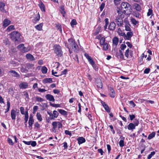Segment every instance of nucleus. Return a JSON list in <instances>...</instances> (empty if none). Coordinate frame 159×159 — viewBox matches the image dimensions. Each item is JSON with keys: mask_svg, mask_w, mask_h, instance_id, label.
<instances>
[{"mask_svg": "<svg viewBox=\"0 0 159 159\" xmlns=\"http://www.w3.org/2000/svg\"><path fill=\"white\" fill-rule=\"evenodd\" d=\"M11 39L15 43H19L21 40L20 34L17 31H14L11 32L10 34Z\"/></svg>", "mask_w": 159, "mask_h": 159, "instance_id": "1", "label": "nucleus"}, {"mask_svg": "<svg viewBox=\"0 0 159 159\" xmlns=\"http://www.w3.org/2000/svg\"><path fill=\"white\" fill-rule=\"evenodd\" d=\"M68 41L69 43V47H71L72 49L74 52H77L79 51L78 46L75 40L71 38L69 39Z\"/></svg>", "mask_w": 159, "mask_h": 159, "instance_id": "2", "label": "nucleus"}, {"mask_svg": "<svg viewBox=\"0 0 159 159\" xmlns=\"http://www.w3.org/2000/svg\"><path fill=\"white\" fill-rule=\"evenodd\" d=\"M54 52L58 57H61L63 55V52L61 47L59 45L56 44L53 47Z\"/></svg>", "mask_w": 159, "mask_h": 159, "instance_id": "3", "label": "nucleus"}, {"mask_svg": "<svg viewBox=\"0 0 159 159\" xmlns=\"http://www.w3.org/2000/svg\"><path fill=\"white\" fill-rule=\"evenodd\" d=\"M130 6V4L127 2H123L121 4L120 8L121 10L125 9L127 10L129 7Z\"/></svg>", "mask_w": 159, "mask_h": 159, "instance_id": "4", "label": "nucleus"}, {"mask_svg": "<svg viewBox=\"0 0 159 159\" xmlns=\"http://www.w3.org/2000/svg\"><path fill=\"white\" fill-rule=\"evenodd\" d=\"M17 48L18 49L23 52H28L27 49L24 47V45L23 43L20 44L17 46Z\"/></svg>", "mask_w": 159, "mask_h": 159, "instance_id": "5", "label": "nucleus"}, {"mask_svg": "<svg viewBox=\"0 0 159 159\" xmlns=\"http://www.w3.org/2000/svg\"><path fill=\"white\" fill-rule=\"evenodd\" d=\"M45 98L47 100L49 101L53 102L55 100L54 97L50 94H46L45 96Z\"/></svg>", "mask_w": 159, "mask_h": 159, "instance_id": "6", "label": "nucleus"}, {"mask_svg": "<svg viewBox=\"0 0 159 159\" xmlns=\"http://www.w3.org/2000/svg\"><path fill=\"white\" fill-rule=\"evenodd\" d=\"M96 82L97 84L98 87L100 89H102V84L101 79H97L96 80Z\"/></svg>", "mask_w": 159, "mask_h": 159, "instance_id": "7", "label": "nucleus"}, {"mask_svg": "<svg viewBox=\"0 0 159 159\" xmlns=\"http://www.w3.org/2000/svg\"><path fill=\"white\" fill-rule=\"evenodd\" d=\"M77 140L78 141V143L79 145L85 143L86 141L85 139L83 137H79L77 139Z\"/></svg>", "mask_w": 159, "mask_h": 159, "instance_id": "8", "label": "nucleus"}, {"mask_svg": "<svg viewBox=\"0 0 159 159\" xmlns=\"http://www.w3.org/2000/svg\"><path fill=\"white\" fill-rule=\"evenodd\" d=\"M28 86V84L26 82H22L19 85L20 88L22 89L27 88Z\"/></svg>", "mask_w": 159, "mask_h": 159, "instance_id": "9", "label": "nucleus"}, {"mask_svg": "<svg viewBox=\"0 0 159 159\" xmlns=\"http://www.w3.org/2000/svg\"><path fill=\"white\" fill-rule=\"evenodd\" d=\"M9 73H11V75L14 77L17 78H19L20 77V75L17 72L14 70H11L9 71Z\"/></svg>", "mask_w": 159, "mask_h": 159, "instance_id": "10", "label": "nucleus"}, {"mask_svg": "<svg viewBox=\"0 0 159 159\" xmlns=\"http://www.w3.org/2000/svg\"><path fill=\"white\" fill-rule=\"evenodd\" d=\"M11 21L8 19H6L3 21V26L6 27L11 24Z\"/></svg>", "mask_w": 159, "mask_h": 159, "instance_id": "11", "label": "nucleus"}, {"mask_svg": "<svg viewBox=\"0 0 159 159\" xmlns=\"http://www.w3.org/2000/svg\"><path fill=\"white\" fill-rule=\"evenodd\" d=\"M133 35V33L132 32H129L127 33L126 35L125 34V39L129 40Z\"/></svg>", "mask_w": 159, "mask_h": 159, "instance_id": "12", "label": "nucleus"}, {"mask_svg": "<svg viewBox=\"0 0 159 159\" xmlns=\"http://www.w3.org/2000/svg\"><path fill=\"white\" fill-rule=\"evenodd\" d=\"M116 26V24L114 22H111L110 23L108 29L110 30L113 31L115 29Z\"/></svg>", "mask_w": 159, "mask_h": 159, "instance_id": "13", "label": "nucleus"}, {"mask_svg": "<svg viewBox=\"0 0 159 159\" xmlns=\"http://www.w3.org/2000/svg\"><path fill=\"white\" fill-rule=\"evenodd\" d=\"M16 111L14 109H12L11 111V118L13 120L16 119Z\"/></svg>", "mask_w": 159, "mask_h": 159, "instance_id": "14", "label": "nucleus"}, {"mask_svg": "<svg viewBox=\"0 0 159 159\" xmlns=\"http://www.w3.org/2000/svg\"><path fill=\"white\" fill-rule=\"evenodd\" d=\"M60 11L61 13L62 14V16L63 17H65V15L66 14V12L65 11L64 6L63 5L60 6Z\"/></svg>", "mask_w": 159, "mask_h": 159, "instance_id": "15", "label": "nucleus"}, {"mask_svg": "<svg viewBox=\"0 0 159 159\" xmlns=\"http://www.w3.org/2000/svg\"><path fill=\"white\" fill-rule=\"evenodd\" d=\"M110 96L111 98H114L115 96V93L113 88L111 87L110 88Z\"/></svg>", "mask_w": 159, "mask_h": 159, "instance_id": "16", "label": "nucleus"}, {"mask_svg": "<svg viewBox=\"0 0 159 159\" xmlns=\"http://www.w3.org/2000/svg\"><path fill=\"white\" fill-rule=\"evenodd\" d=\"M135 126L133 123H130L127 126L128 129L129 130H133L135 129Z\"/></svg>", "mask_w": 159, "mask_h": 159, "instance_id": "17", "label": "nucleus"}, {"mask_svg": "<svg viewBox=\"0 0 159 159\" xmlns=\"http://www.w3.org/2000/svg\"><path fill=\"white\" fill-rule=\"evenodd\" d=\"M26 57L27 59L30 61H33L35 60V58L33 56L30 54H27L26 55Z\"/></svg>", "mask_w": 159, "mask_h": 159, "instance_id": "18", "label": "nucleus"}, {"mask_svg": "<svg viewBox=\"0 0 159 159\" xmlns=\"http://www.w3.org/2000/svg\"><path fill=\"white\" fill-rule=\"evenodd\" d=\"M120 138L121 139L120 140L119 142V146L120 147H123L124 146V140L125 139V138L124 137H123L122 136L121 137H120Z\"/></svg>", "mask_w": 159, "mask_h": 159, "instance_id": "19", "label": "nucleus"}, {"mask_svg": "<svg viewBox=\"0 0 159 159\" xmlns=\"http://www.w3.org/2000/svg\"><path fill=\"white\" fill-rule=\"evenodd\" d=\"M39 6L42 11H45V7L44 4L42 2H41L39 3Z\"/></svg>", "mask_w": 159, "mask_h": 159, "instance_id": "20", "label": "nucleus"}, {"mask_svg": "<svg viewBox=\"0 0 159 159\" xmlns=\"http://www.w3.org/2000/svg\"><path fill=\"white\" fill-rule=\"evenodd\" d=\"M57 110L62 115L64 116H67L68 115V112L63 110L61 109H58Z\"/></svg>", "mask_w": 159, "mask_h": 159, "instance_id": "21", "label": "nucleus"}, {"mask_svg": "<svg viewBox=\"0 0 159 159\" xmlns=\"http://www.w3.org/2000/svg\"><path fill=\"white\" fill-rule=\"evenodd\" d=\"M119 39L118 38L116 37H114L112 40L113 44L116 46L118 43Z\"/></svg>", "mask_w": 159, "mask_h": 159, "instance_id": "22", "label": "nucleus"}, {"mask_svg": "<svg viewBox=\"0 0 159 159\" xmlns=\"http://www.w3.org/2000/svg\"><path fill=\"white\" fill-rule=\"evenodd\" d=\"M5 4L2 2H0V10L2 12H4L5 11L4 7L5 6Z\"/></svg>", "mask_w": 159, "mask_h": 159, "instance_id": "23", "label": "nucleus"}, {"mask_svg": "<svg viewBox=\"0 0 159 159\" xmlns=\"http://www.w3.org/2000/svg\"><path fill=\"white\" fill-rule=\"evenodd\" d=\"M52 82V79L51 78H46L43 80V82L45 83H51Z\"/></svg>", "mask_w": 159, "mask_h": 159, "instance_id": "24", "label": "nucleus"}, {"mask_svg": "<svg viewBox=\"0 0 159 159\" xmlns=\"http://www.w3.org/2000/svg\"><path fill=\"white\" fill-rule=\"evenodd\" d=\"M133 6L135 7V9L138 11H140L141 9L140 6L138 4L134 3Z\"/></svg>", "mask_w": 159, "mask_h": 159, "instance_id": "25", "label": "nucleus"}, {"mask_svg": "<svg viewBox=\"0 0 159 159\" xmlns=\"http://www.w3.org/2000/svg\"><path fill=\"white\" fill-rule=\"evenodd\" d=\"M34 66V65L33 64H30L29 63H26L25 64V67L27 69H32L33 66Z\"/></svg>", "mask_w": 159, "mask_h": 159, "instance_id": "26", "label": "nucleus"}, {"mask_svg": "<svg viewBox=\"0 0 159 159\" xmlns=\"http://www.w3.org/2000/svg\"><path fill=\"white\" fill-rule=\"evenodd\" d=\"M43 25V23H41L35 26V28L38 30L40 31L42 30V27Z\"/></svg>", "mask_w": 159, "mask_h": 159, "instance_id": "27", "label": "nucleus"}, {"mask_svg": "<svg viewBox=\"0 0 159 159\" xmlns=\"http://www.w3.org/2000/svg\"><path fill=\"white\" fill-rule=\"evenodd\" d=\"M3 43L5 44L6 45L9 46L10 45L11 43L9 41L8 38H6L3 40Z\"/></svg>", "mask_w": 159, "mask_h": 159, "instance_id": "28", "label": "nucleus"}, {"mask_svg": "<svg viewBox=\"0 0 159 159\" xmlns=\"http://www.w3.org/2000/svg\"><path fill=\"white\" fill-rule=\"evenodd\" d=\"M77 24V23L75 19L72 20L70 23V25L72 27H73L74 25H76Z\"/></svg>", "mask_w": 159, "mask_h": 159, "instance_id": "29", "label": "nucleus"}, {"mask_svg": "<svg viewBox=\"0 0 159 159\" xmlns=\"http://www.w3.org/2000/svg\"><path fill=\"white\" fill-rule=\"evenodd\" d=\"M156 133L155 132H153L152 133L150 134L148 138V139H150L153 138L155 135Z\"/></svg>", "mask_w": 159, "mask_h": 159, "instance_id": "30", "label": "nucleus"}, {"mask_svg": "<svg viewBox=\"0 0 159 159\" xmlns=\"http://www.w3.org/2000/svg\"><path fill=\"white\" fill-rule=\"evenodd\" d=\"M15 29V28L14 27V26L13 25H11L8 27L7 28L6 30L7 32H9L12 30H14Z\"/></svg>", "mask_w": 159, "mask_h": 159, "instance_id": "31", "label": "nucleus"}, {"mask_svg": "<svg viewBox=\"0 0 159 159\" xmlns=\"http://www.w3.org/2000/svg\"><path fill=\"white\" fill-rule=\"evenodd\" d=\"M48 69L45 66H43L41 68L42 72L43 74H46L47 72Z\"/></svg>", "mask_w": 159, "mask_h": 159, "instance_id": "32", "label": "nucleus"}, {"mask_svg": "<svg viewBox=\"0 0 159 159\" xmlns=\"http://www.w3.org/2000/svg\"><path fill=\"white\" fill-rule=\"evenodd\" d=\"M36 116L37 119H38L40 121H42V116L40 113L38 112L36 114Z\"/></svg>", "mask_w": 159, "mask_h": 159, "instance_id": "33", "label": "nucleus"}, {"mask_svg": "<svg viewBox=\"0 0 159 159\" xmlns=\"http://www.w3.org/2000/svg\"><path fill=\"white\" fill-rule=\"evenodd\" d=\"M56 27L59 30L61 33H62V26L59 23L56 25Z\"/></svg>", "mask_w": 159, "mask_h": 159, "instance_id": "34", "label": "nucleus"}, {"mask_svg": "<svg viewBox=\"0 0 159 159\" xmlns=\"http://www.w3.org/2000/svg\"><path fill=\"white\" fill-rule=\"evenodd\" d=\"M20 71L22 72H24L25 73H26L28 72V70L25 67V68L24 67H22L20 68Z\"/></svg>", "mask_w": 159, "mask_h": 159, "instance_id": "35", "label": "nucleus"}, {"mask_svg": "<svg viewBox=\"0 0 159 159\" xmlns=\"http://www.w3.org/2000/svg\"><path fill=\"white\" fill-rule=\"evenodd\" d=\"M7 108L6 110L5 111V113H6L8 112L9 110L10 107V104L9 101H8L7 102Z\"/></svg>", "mask_w": 159, "mask_h": 159, "instance_id": "36", "label": "nucleus"}, {"mask_svg": "<svg viewBox=\"0 0 159 159\" xmlns=\"http://www.w3.org/2000/svg\"><path fill=\"white\" fill-rule=\"evenodd\" d=\"M118 30V34L122 36H124V37L125 36V33H122L121 30L119 28Z\"/></svg>", "mask_w": 159, "mask_h": 159, "instance_id": "37", "label": "nucleus"}, {"mask_svg": "<svg viewBox=\"0 0 159 159\" xmlns=\"http://www.w3.org/2000/svg\"><path fill=\"white\" fill-rule=\"evenodd\" d=\"M57 123L58 122L54 121L52 122V125L53 126V129H54L57 128Z\"/></svg>", "mask_w": 159, "mask_h": 159, "instance_id": "38", "label": "nucleus"}, {"mask_svg": "<svg viewBox=\"0 0 159 159\" xmlns=\"http://www.w3.org/2000/svg\"><path fill=\"white\" fill-rule=\"evenodd\" d=\"M102 45H103V48L104 50L106 51L108 49V43H105Z\"/></svg>", "mask_w": 159, "mask_h": 159, "instance_id": "39", "label": "nucleus"}, {"mask_svg": "<svg viewBox=\"0 0 159 159\" xmlns=\"http://www.w3.org/2000/svg\"><path fill=\"white\" fill-rule=\"evenodd\" d=\"M50 105L54 107H60L61 106L60 104H53L51 102H50Z\"/></svg>", "mask_w": 159, "mask_h": 159, "instance_id": "40", "label": "nucleus"}, {"mask_svg": "<svg viewBox=\"0 0 159 159\" xmlns=\"http://www.w3.org/2000/svg\"><path fill=\"white\" fill-rule=\"evenodd\" d=\"M155 152L153 151L151 152V153L149 154L147 157L148 159H150L153 156L155 155Z\"/></svg>", "mask_w": 159, "mask_h": 159, "instance_id": "41", "label": "nucleus"}, {"mask_svg": "<svg viewBox=\"0 0 159 159\" xmlns=\"http://www.w3.org/2000/svg\"><path fill=\"white\" fill-rule=\"evenodd\" d=\"M105 39L104 37H102L100 40V43L101 45H102L104 44V43H105Z\"/></svg>", "mask_w": 159, "mask_h": 159, "instance_id": "42", "label": "nucleus"}, {"mask_svg": "<svg viewBox=\"0 0 159 159\" xmlns=\"http://www.w3.org/2000/svg\"><path fill=\"white\" fill-rule=\"evenodd\" d=\"M139 123L138 120L137 119H135L133 121V124H134L135 126H137Z\"/></svg>", "mask_w": 159, "mask_h": 159, "instance_id": "43", "label": "nucleus"}, {"mask_svg": "<svg viewBox=\"0 0 159 159\" xmlns=\"http://www.w3.org/2000/svg\"><path fill=\"white\" fill-rule=\"evenodd\" d=\"M36 100L38 102H41L43 101L44 100L41 97L36 96Z\"/></svg>", "mask_w": 159, "mask_h": 159, "instance_id": "44", "label": "nucleus"}, {"mask_svg": "<svg viewBox=\"0 0 159 159\" xmlns=\"http://www.w3.org/2000/svg\"><path fill=\"white\" fill-rule=\"evenodd\" d=\"M34 122V120H29L28 124L29 125V127H30L31 129L32 128V126Z\"/></svg>", "mask_w": 159, "mask_h": 159, "instance_id": "45", "label": "nucleus"}, {"mask_svg": "<svg viewBox=\"0 0 159 159\" xmlns=\"http://www.w3.org/2000/svg\"><path fill=\"white\" fill-rule=\"evenodd\" d=\"M105 110L107 112L109 113L110 112V109L107 105L105 106L104 107Z\"/></svg>", "mask_w": 159, "mask_h": 159, "instance_id": "46", "label": "nucleus"}, {"mask_svg": "<svg viewBox=\"0 0 159 159\" xmlns=\"http://www.w3.org/2000/svg\"><path fill=\"white\" fill-rule=\"evenodd\" d=\"M59 115V113L58 112L56 111H53V115L54 116V117L55 118H57L58 116Z\"/></svg>", "mask_w": 159, "mask_h": 159, "instance_id": "47", "label": "nucleus"}, {"mask_svg": "<svg viewBox=\"0 0 159 159\" xmlns=\"http://www.w3.org/2000/svg\"><path fill=\"white\" fill-rule=\"evenodd\" d=\"M7 142L8 143L11 145H13L14 144V143H13L12 139H11L9 138H7Z\"/></svg>", "mask_w": 159, "mask_h": 159, "instance_id": "48", "label": "nucleus"}, {"mask_svg": "<svg viewBox=\"0 0 159 159\" xmlns=\"http://www.w3.org/2000/svg\"><path fill=\"white\" fill-rule=\"evenodd\" d=\"M105 6V4L104 2H102L101 3V6L100 7V10L101 11H102L104 8Z\"/></svg>", "mask_w": 159, "mask_h": 159, "instance_id": "49", "label": "nucleus"}, {"mask_svg": "<svg viewBox=\"0 0 159 159\" xmlns=\"http://www.w3.org/2000/svg\"><path fill=\"white\" fill-rule=\"evenodd\" d=\"M20 110L21 112V113L22 115H24L25 114V111L24 108L22 107H21L20 108Z\"/></svg>", "mask_w": 159, "mask_h": 159, "instance_id": "50", "label": "nucleus"}, {"mask_svg": "<svg viewBox=\"0 0 159 159\" xmlns=\"http://www.w3.org/2000/svg\"><path fill=\"white\" fill-rule=\"evenodd\" d=\"M40 18V16L39 13H38L37 16L35 18L34 20L36 22L38 21L39 20Z\"/></svg>", "mask_w": 159, "mask_h": 159, "instance_id": "51", "label": "nucleus"}, {"mask_svg": "<svg viewBox=\"0 0 159 159\" xmlns=\"http://www.w3.org/2000/svg\"><path fill=\"white\" fill-rule=\"evenodd\" d=\"M52 75L56 77H59L61 75V74L60 75H55V74H57V72H54L53 70H52Z\"/></svg>", "mask_w": 159, "mask_h": 159, "instance_id": "52", "label": "nucleus"}, {"mask_svg": "<svg viewBox=\"0 0 159 159\" xmlns=\"http://www.w3.org/2000/svg\"><path fill=\"white\" fill-rule=\"evenodd\" d=\"M131 21L132 23L134 25H136L138 22V21L134 18H132L131 19Z\"/></svg>", "mask_w": 159, "mask_h": 159, "instance_id": "53", "label": "nucleus"}, {"mask_svg": "<svg viewBox=\"0 0 159 159\" xmlns=\"http://www.w3.org/2000/svg\"><path fill=\"white\" fill-rule=\"evenodd\" d=\"M152 14V10L151 9L148 10V12L147 13V16H149Z\"/></svg>", "mask_w": 159, "mask_h": 159, "instance_id": "54", "label": "nucleus"}, {"mask_svg": "<svg viewBox=\"0 0 159 159\" xmlns=\"http://www.w3.org/2000/svg\"><path fill=\"white\" fill-rule=\"evenodd\" d=\"M116 22L117 23L123 21V20L122 19L120 18V17H117L116 19Z\"/></svg>", "mask_w": 159, "mask_h": 159, "instance_id": "55", "label": "nucleus"}, {"mask_svg": "<svg viewBox=\"0 0 159 159\" xmlns=\"http://www.w3.org/2000/svg\"><path fill=\"white\" fill-rule=\"evenodd\" d=\"M116 22L117 23L123 21V20L122 19L120 18V17H117L116 19Z\"/></svg>", "mask_w": 159, "mask_h": 159, "instance_id": "56", "label": "nucleus"}, {"mask_svg": "<svg viewBox=\"0 0 159 159\" xmlns=\"http://www.w3.org/2000/svg\"><path fill=\"white\" fill-rule=\"evenodd\" d=\"M120 0H114V3L116 6H118L120 3Z\"/></svg>", "mask_w": 159, "mask_h": 159, "instance_id": "57", "label": "nucleus"}, {"mask_svg": "<svg viewBox=\"0 0 159 159\" xmlns=\"http://www.w3.org/2000/svg\"><path fill=\"white\" fill-rule=\"evenodd\" d=\"M125 30L127 31H129L130 32L131 30L129 26H128V25H125Z\"/></svg>", "mask_w": 159, "mask_h": 159, "instance_id": "58", "label": "nucleus"}, {"mask_svg": "<svg viewBox=\"0 0 159 159\" xmlns=\"http://www.w3.org/2000/svg\"><path fill=\"white\" fill-rule=\"evenodd\" d=\"M129 49L128 48L126 51L125 52V56L126 57H127L128 58L129 57Z\"/></svg>", "mask_w": 159, "mask_h": 159, "instance_id": "59", "label": "nucleus"}, {"mask_svg": "<svg viewBox=\"0 0 159 159\" xmlns=\"http://www.w3.org/2000/svg\"><path fill=\"white\" fill-rule=\"evenodd\" d=\"M126 47V45L125 44H122L120 47V48L121 50H124Z\"/></svg>", "mask_w": 159, "mask_h": 159, "instance_id": "60", "label": "nucleus"}, {"mask_svg": "<svg viewBox=\"0 0 159 159\" xmlns=\"http://www.w3.org/2000/svg\"><path fill=\"white\" fill-rule=\"evenodd\" d=\"M91 65H92L93 67V68L94 69V70H98V68L96 64L95 63H93V64H92Z\"/></svg>", "mask_w": 159, "mask_h": 159, "instance_id": "61", "label": "nucleus"}, {"mask_svg": "<svg viewBox=\"0 0 159 159\" xmlns=\"http://www.w3.org/2000/svg\"><path fill=\"white\" fill-rule=\"evenodd\" d=\"M109 127L110 128L111 131L112 132L113 134H114L115 133V130L113 129V127L112 125H110Z\"/></svg>", "mask_w": 159, "mask_h": 159, "instance_id": "62", "label": "nucleus"}, {"mask_svg": "<svg viewBox=\"0 0 159 159\" xmlns=\"http://www.w3.org/2000/svg\"><path fill=\"white\" fill-rule=\"evenodd\" d=\"M150 71V69L149 68H146L144 71V73L145 74H148Z\"/></svg>", "mask_w": 159, "mask_h": 159, "instance_id": "63", "label": "nucleus"}, {"mask_svg": "<svg viewBox=\"0 0 159 159\" xmlns=\"http://www.w3.org/2000/svg\"><path fill=\"white\" fill-rule=\"evenodd\" d=\"M65 133L67 135H68L70 136H71L72 135L71 132L68 130H66L65 131Z\"/></svg>", "mask_w": 159, "mask_h": 159, "instance_id": "64", "label": "nucleus"}]
</instances>
